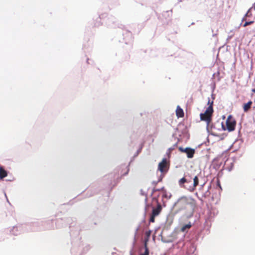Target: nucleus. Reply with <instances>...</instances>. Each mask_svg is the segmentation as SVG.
Returning a JSON list of instances; mask_svg holds the SVG:
<instances>
[{"mask_svg": "<svg viewBox=\"0 0 255 255\" xmlns=\"http://www.w3.org/2000/svg\"><path fill=\"white\" fill-rule=\"evenodd\" d=\"M170 150H173V148H170Z\"/></svg>", "mask_w": 255, "mask_h": 255, "instance_id": "412c9836", "label": "nucleus"}, {"mask_svg": "<svg viewBox=\"0 0 255 255\" xmlns=\"http://www.w3.org/2000/svg\"><path fill=\"white\" fill-rule=\"evenodd\" d=\"M208 104L209 105L208 107L206 109L204 113L200 114V117L201 120L205 122L207 126H209L212 122V115L214 112L213 107V101H211L209 99Z\"/></svg>", "mask_w": 255, "mask_h": 255, "instance_id": "f257e3e1", "label": "nucleus"}, {"mask_svg": "<svg viewBox=\"0 0 255 255\" xmlns=\"http://www.w3.org/2000/svg\"><path fill=\"white\" fill-rule=\"evenodd\" d=\"M163 188H160V189H156V188H153V190H152V193H154L156 191H161L163 189Z\"/></svg>", "mask_w": 255, "mask_h": 255, "instance_id": "dca6fc26", "label": "nucleus"}, {"mask_svg": "<svg viewBox=\"0 0 255 255\" xmlns=\"http://www.w3.org/2000/svg\"><path fill=\"white\" fill-rule=\"evenodd\" d=\"M222 127H223V129H224V130H226V128H225L224 127V126H223V125H222Z\"/></svg>", "mask_w": 255, "mask_h": 255, "instance_id": "6ab92c4d", "label": "nucleus"}, {"mask_svg": "<svg viewBox=\"0 0 255 255\" xmlns=\"http://www.w3.org/2000/svg\"><path fill=\"white\" fill-rule=\"evenodd\" d=\"M176 114L178 118H183L184 117V114L183 110L179 106L177 107Z\"/></svg>", "mask_w": 255, "mask_h": 255, "instance_id": "6e6552de", "label": "nucleus"}, {"mask_svg": "<svg viewBox=\"0 0 255 255\" xmlns=\"http://www.w3.org/2000/svg\"><path fill=\"white\" fill-rule=\"evenodd\" d=\"M179 149L182 152H185L187 154V156L188 158H192L194 156V154L195 152V151L194 149L187 147L185 148H183L181 147L179 148Z\"/></svg>", "mask_w": 255, "mask_h": 255, "instance_id": "39448f33", "label": "nucleus"}, {"mask_svg": "<svg viewBox=\"0 0 255 255\" xmlns=\"http://www.w3.org/2000/svg\"><path fill=\"white\" fill-rule=\"evenodd\" d=\"M227 129L229 131L235 130L236 126V121L232 115H229L226 122Z\"/></svg>", "mask_w": 255, "mask_h": 255, "instance_id": "20e7f679", "label": "nucleus"}, {"mask_svg": "<svg viewBox=\"0 0 255 255\" xmlns=\"http://www.w3.org/2000/svg\"><path fill=\"white\" fill-rule=\"evenodd\" d=\"M191 224L190 223H189L187 224L183 225L181 228V231L184 232H186V230H189L191 227Z\"/></svg>", "mask_w": 255, "mask_h": 255, "instance_id": "ddd939ff", "label": "nucleus"}, {"mask_svg": "<svg viewBox=\"0 0 255 255\" xmlns=\"http://www.w3.org/2000/svg\"><path fill=\"white\" fill-rule=\"evenodd\" d=\"M190 182L191 180H189L187 178L183 177L179 181V184L180 187L185 188V185H184V184L185 183H189Z\"/></svg>", "mask_w": 255, "mask_h": 255, "instance_id": "9d476101", "label": "nucleus"}, {"mask_svg": "<svg viewBox=\"0 0 255 255\" xmlns=\"http://www.w3.org/2000/svg\"><path fill=\"white\" fill-rule=\"evenodd\" d=\"M7 175V173L1 166H0V179H2Z\"/></svg>", "mask_w": 255, "mask_h": 255, "instance_id": "f8f14e48", "label": "nucleus"}, {"mask_svg": "<svg viewBox=\"0 0 255 255\" xmlns=\"http://www.w3.org/2000/svg\"><path fill=\"white\" fill-rule=\"evenodd\" d=\"M151 234V231L148 230L145 233V238L144 241V246H147V243L149 241L150 235Z\"/></svg>", "mask_w": 255, "mask_h": 255, "instance_id": "1a4fd4ad", "label": "nucleus"}, {"mask_svg": "<svg viewBox=\"0 0 255 255\" xmlns=\"http://www.w3.org/2000/svg\"><path fill=\"white\" fill-rule=\"evenodd\" d=\"M157 203V207L153 208L152 210V213L149 219V222L154 223L155 222V217L158 216L162 211V206L161 204L158 202L157 199H155Z\"/></svg>", "mask_w": 255, "mask_h": 255, "instance_id": "7ed1b4c3", "label": "nucleus"}, {"mask_svg": "<svg viewBox=\"0 0 255 255\" xmlns=\"http://www.w3.org/2000/svg\"><path fill=\"white\" fill-rule=\"evenodd\" d=\"M254 23V21H247V22H246L244 24L243 26H244V27H246V26H248V25H250V24H252V23Z\"/></svg>", "mask_w": 255, "mask_h": 255, "instance_id": "2eb2a0df", "label": "nucleus"}, {"mask_svg": "<svg viewBox=\"0 0 255 255\" xmlns=\"http://www.w3.org/2000/svg\"><path fill=\"white\" fill-rule=\"evenodd\" d=\"M199 184V179L197 176H195L193 178V185L192 186H190L189 188L188 189L189 191H193L197 186H198Z\"/></svg>", "mask_w": 255, "mask_h": 255, "instance_id": "0eeeda50", "label": "nucleus"}, {"mask_svg": "<svg viewBox=\"0 0 255 255\" xmlns=\"http://www.w3.org/2000/svg\"><path fill=\"white\" fill-rule=\"evenodd\" d=\"M254 9H255V3L254 4Z\"/></svg>", "mask_w": 255, "mask_h": 255, "instance_id": "aec40b11", "label": "nucleus"}, {"mask_svg": "<svg viewBox=\"0 0 255 255\" xmlns=\"http://www.w3.org/2000/svg\"><path fill=\"white\" fill-rule=\"evenodd\" d=\"M170 150H173V148H170Z\"/></svg>", "mask_w": 255, "mask_h": 255, "instance_id": "4be33fe9", "label": "nucleus"}, {"mask_svg": "<svg viewBox=\"0 0 255 255\" xmlns=\"http://www.w3.org/2000/svg\"><path fill=\"white\" fill-rule=\"evenodd\" d=\"M253 102L252 101H249L247 103L243 105V109L245 112H247L251 109Z\"/></svg>", "mask_w": 255, "mask_h": 255, "instance_id": "9b49d317", "label": "nucleus"}, {"mask_svg": "<svg viewBox=\"0 0 255 255\" xmlns=\"http://www.w3.org/2000/svg\"><path fill=\"white\" fill-rule=\"evenodd\" d=\"M145 248V252L144 253L140 254V255H149V251L147 246H144Z\"/></svg>", "mask_w": 255, "mask_h": 255, "instance_id": "4468645a", "label": "nucleus"}, {"mask_svg": "<svg viewBox=\"0 0 255 255\" xmlns=\"http://www.w3.org/2000/svg\"><path fill=\"white\" fill-rule=\"evenodd\" d=\"M191 204L190 200L186 197H181L174 205V209L176 213L179 212L187 209Z\"/></svg>", "mask_w": 255, "mask_h": 255, "instance_id": "f03ea898", "label": "nucleus"}, {"mask_svg": "<svg viewBox=\"0 0 255 255\" xmlns=\"http://www.w3.org/2000/svg\"><path fill=\"white\" fill-rule=\"evenodd\" d=\"M252 91L254 93H255V88L254 89H253L252 90Z\"/></svg>", "mask_w": 255, "mask_h": 255, "instance_id": "a211bd4d", "label": "nucleus"}, {"mask_svg": "<svg viewBox=\"0 0 255 255\" xmlns=\"http://www.w3.org/2000/svg\"><path fill=\"white\" fill-rule=\"evenodd\" d=\"M166 165H167L166 159L164 158L162 159V161L159 163L158 169L161 172H163L165 170V168H166Z\"/></svg>", "mask_w": 255, "mask_h": 255, "instance_id": "423d86ee", "label": "nucleus"}, {"mask_svg": "<svg viewBox=\"0 0 255 255\" xmlns=\"http://www.w3.org/2000/svg\"><path fill=\"white\" fill-rule=\"evenodd\" d=\"M129 168H128V166H127V167H126V172H125V173H124L123 174V175H126L128 174V172H129Z\"/></svg>", "mask_w": 255, "mask_h": 255, "instance_id": "f3484780", "label": "nucleus"}]
</instances>
